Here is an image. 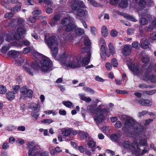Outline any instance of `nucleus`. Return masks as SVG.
<instances>
[{"label": "nucleus", "instance_id": "obj_37", "mask_svg": "<svg viewBox=\"0 0 156 156\" xmlns=\"http://www.w3.org/2000/svg\"><path fill=\"white\" fill-rule=\"evenodd\" d=\"M16 93L13 91H8L6 94L7 98H13L16 97Z\"/></svg>", "mask_w": 156, "mask_h": 156}, {"label": "nucleus", "instance_id": "obj_1", "mask_svg": "<svg viewBox=\"0 0 156 156\" xmlns=\"http://www.w3.org/2000/svg\"><path fill=\"white\" fill-rule=\"evenodd\" d=\"M81 58L80 57H76L64 52L60 55L58 61L63 67L77 68L81 67V63L79 62Z\"/></svg>", "mask_w": 156, "mask_h": 156}, {"label": "nucleus", "instance_id": "obj_21", "mask_svg": "<svg viewBox=\"0 0 156 156\" xmlns=\"http://www.w3.org/2000/svg\"><path fill=\"white\" fill-rule=\"evenodd\" d=\"M49 48L51 49L52 53V56L55 59H58H58L59 58H56V55L58 53V47L56 46L55 47H52V46Z\"/></svg>", "mask_w": 156, "mask_h": 156}, {"label": "nucleus", "instance_id": "obj_35", "mask_svg": "<svg viewBox=\"0 0 156 156\" xmlns=\"http://www.w3.org/2000/svg\"><path fill=\"white\" fill-rule=\"evenodd\" d=\"M135 1L141 7H144L146 5V2L144 0H135Z\"/></svg>", "mask_w": 156, "mask_h": 156}, {"label": "nucleus", "instance_id": "obj_40", "mask_svg": "<svg viewBox=\"0 0 156 156\" xmlns=\"http://www.w3.org/2000/svg\"><path fill=\"white\" fill-rule=\"evenodd\" d=\"M108 47L110 53L112 55L114 54L115 53V51L113 44L111 43H109Z\"/></svg>", "mask_w": 156, "mask_h": 156}, {"label": "nucleus", "instance_id": "obj_47", "mask_svg": "<svg viewBox=\"0 0 156 156\" xmlns=\"http://www.w3.org/2000/svg\"><path fill=\"white\" fill-rule=\"evenodd\" d=\"M14 13L12 11L10 12L5 13L4 15L5 18L7 19H10L13 16Z\"/></svg>", "mask_w": 156, "mask_h": 156}, {"label": "nucleus", "instance_id": "obj_46", "mask_svg": "<svg viewBox=\"0 0 156 156\" xmlns=\"http://www.w3.org/2000/svg\"><path fill=\"white\" fill-rule=\"evenodd\" d=\"M150 60V58L147 55H145L142 57V61L145 63H147L149 62Z\"/></svg>", "mask_w": 156, "mask_h": 156}, {"label": "nucleus", "instance_id": "obj_18", "mask_svg": "<svg viewBox=\"0 0 156 156\" xmlns=\"http://www.w3.org/2000/svg\"><path fill=\"white\" fill-rule=\"evenodd\" d=\"M135 142H136V141H134L132 143L129 141H125L122 143H119V145L122 147H123L125 148H129L131 146L133 148V144Z\"/></svg>", "mask_w": 156, "mask_h": 156}, {"label": "nucleus", "instance_id": "obj_64", "mask_svg": "<svg viewBox=\"0 0 156 156\" xmlns=\"http://www.w3.org/2000/svg\"><path fill=\"white\" fill-rule=\"evenodd\" d=\"M110 34L113 37H115L118 35V32L115 30H113L111 31Z\"/></svg>", "mask_w": 156, "mask_h": 156}, {"label": "nucleus", "instance_id": "obj_36", "mask_svg": "<svg viewBox=\"0 0 156 156\" xmlns=\"http://www.w3.org/2000/svg\"><path fill=\"white\" fill-rule=\"evenodd\" d=\"M2 5L7 9H10V6L8 2L5 1H2L1 2Z\"/></svg>", "mask_w": 156, "mask_h": 156}, {"label": "nucleus", "instance_id": "obj_50", "mask_svg": "<svg viewBox=\"0 0 156 156\" xmlns=\"http://www.w3.org/2000/svg\"><path fill=\"white\" fill-rule=\"evenodd\" d=\"M13 39L12 36L11 34L9 33L7 34L6 35V40L8 42H10Z\"/></svg>", "mask_w": 156, "mask_h": 156}, {"label": "nucleus", "instance_id": "obj_10", "mask_svg": "<svg viewBox=\"0 0 156 156\" xmlns=\"http://www.w3.org/2000/svg\"><path fill=\"white\" fill-rule=\"evenodd\" d=\"M129 69L133 72L134 74L141 76L143 73L142 70H140L138 67L134 64H130L129 65Z\"/></svg>", "mask_w": 156, "mask_h": 156}, {"label": "nucleus", "instance_id": "obj_23", "mask_svg": "<svg viewBox=\"0 0 156 156\" xmlns=\"http://www.w3.org/2000/svg\"><path fill=\"white\" fill-rule=\"evenodd\" d=\"M149 43L147 39L144 38L141 41V47L144 49H146L149 47Z\"/></svg>", "mask_w": 156, "mask_h": 156}, {"label": "nucleus", "instance_id": "obj_60", "mask_svg": "<svg viewBox=\"0 0 156 156\" xmlns=\"http://www.w3.org/2000/svg\"><path fill=\"white\" fill-rule=\"evenodd\" d=\"M53 122V121L51 119H44L41 121V122L44 123L49 124Z\"/></svg>", "mask_w": 156, "mask_h": 156}, {"label": "nucleus", "instance_id": "obj_8", "mask_svg": "<svg viewBox=\"0 0 156 156\" xmlns=\"http://www.w3.org/2000/svg\"><path fill=\"white\" fill-rule=\"evenodd\" d=\"M27 145L29 149V155H34L39 152V147L34 142H28Z\"/></svg>", "mask_w": 156, "mask_h": 156}, {"label": "nucleus", "instance_id": "obj_59", "mask_svg": "<svg viewBox=\"0 0 156 156\" xmlns=\"http://www.w3.org/2000/svg\"><path fill=\"white\" fill-rule=\"evenodd\" d=\"M125 17L128 20H131L132 21L135 22L136 21V19L132 16L128 14H126L125 16Z\"/></svg>", "mask_w": 156, "mask_h": 156}, {"label": "nucleus", "instance_id": "obj_19", "mask_svg": "<svg viewBox=\"0 0 156 156\" xmlns=\"http://www.w3.org/2000/svg\"><path fill=\"white\" fill-rule=\"evenodd\" d=\"M135 126L134 128L135 132L138 134H141L143 132L144 130L143 126L138 124L137 123Z\"/></svg>", "mask_w": 156, "mask_h": 156}, {"label": "nucleus", "instance_id": "obj_53", "mask_svg": "<svg viewBox=\"0 0 156 156\" xmlns=\"http://www.w3.org/2000/svg\"><path fill=\"white\" fill-rule=\"evenodd\" d=\"M151 82L153 83L156 82V76L152 75L149 76V80Z\"/></svg>", "mask_w": 156, "mask_h": 156}, {"label": "nucleus", "instance_id": "obj_39", "mask_svg": "<svg viewBox=\"0 0 156 156\" xmlns=\"http://www.w3.org/2000/svg\"><path fill=\"white\" fill-rule=\"evenodd\" d=\"M110 138L112 141L116 142L119 139V136L116 134H113L111 135Z\"/></svg>", "mask_w": 156, "mask_h": 156}, {"label": "nucleus", "instance_id": "obj_6", "mask_svg": "<svg viewBox=\"0 0 156 156\" xmlns=\"http://www.w3.org/2000/svg\"><path fill=\"white\" fill-rule=\"evenodd\" d=\"M133 146V149L132 151V154L135 156H143L144 154L148 151L147 148L144 147L141 153V149L139 147V145L137 142H134Z\"/></svg>", "mask_w": 156, "mask_h": 156}, {"label": "nucleus", "instance_id": "obj_16", "mask_svg": "<svg viewBox=\"0 0 156 156\" xmlns=\"http://www.w3.org/2000/svg\"><path fill=\"white\" fill-rule=\"evenodd\" d=\"M21 53L20 51L15 50H11L8 52L9 55L14 58H20L21 56Z\"/></svg>", "mask_w": 156, "mask_h": 156}, {"label": "nucleus", "instance_id": "obj_43", "mask_svg": "<svg viewBox=\"0 0 156 156\" xmlns=\"http://www.w3.org/2000/svg\"><path fill=\"white\" fill-rule=\"evenodd\" d=\"M83 90L89 93L90 94H93L94 93V90L90 88L87 87H84L83 88Z\"/></svg>", "mask_w": 156, "mask_h": 156}, {"label": "nucleus", "instance_id": "obj_30", "mask_svg": "<svg viewBox=\"0 0 156 156\" xmlns=\"http://www.w3.org/2000/svg\"><path fill=\"white\" fill-rule=\"evenodd\" d=\"M30 106V108L34 111H36L38 108H40V105L38 103L37 104L33 103L31 104Z\"/></svg>", "mask_w": 156, "mask_h": 156}, {"label": "nucleus", "instance_id": "obj_7", "mask_svg": "<svg viewBox=\"0 0 156 156\" xmlns=\"http://www.w3.org/2000/svg\"><path fill=\"white\" fill-rule=\"evenodd\" d=\"M82 52L86 56L84 57L83 58L82 61L81 62L80 59L82 58L83 56H79L80 57H81V58L79 60V62H80L81 63V66H84V65H87L89 63L91 55V53L89 48L87 49L86 48H84L83 49Z\"/></svg>", "mask_w": 156, "mask_h": 156}, {"label": "nucleus", "instance_id": "obj_34", "mask_svg": "<svg viewBox=\"0 0 156 156\" xmlns=\"http://www.w3.org/2000/svg\"><path fill=\"white\" fill-rule=\"evenodd\" d=\"M17 32L19 33L21 35L26 34V30L24 28L19 27L16 30Z\"/></svg>", "mask_w": 156, "mask_h": 156}, {"label": "nucleus", "instance_id": "obj_15", "mask_svg": "<svg viewBox=\"0 0 156 156\" xmlns=\"http://www.w3.org/2000/svg\"><path fill=\"white\" fill-rule=\"evenodd\" d=\"M74 23V19L70 17L64 18L62 21V24L66 27Z\"/></svg>", "mask_w": 156, "mask_h": 156}, {"label": "nucleus", "instance_id": "obj_44", "mask_svg": "<svg viewBox=\"0 0 156 156\" xmlns=\"http://www.w3.org/2000/svg\"><path fill=\"white\" fill-rule=\"evenodd\" d=\"M95 142L94 140H89L87 143L88 147L91 148L94 147L95 145Z\"/></svg>", "mask_w": 156, "mask_h": 156}, {"label": "nucleus", "instance_id": "obj_62", "mask_svg": "<svg viewBox=\"0 0 156 156\" xmlns=\"http://www.w3.org/2000/svg\"><path fill=\"white\" fill-rule=\"evenodd\" d=\"M89 2L92 5L95 7H97L98 5V4L94 0H88Z\"/></svg>", "mask_w": 156, "mask_h": 156}, {"label": "nucleus", "instance_id": "obj_5", "mask_svg": "<svg viewBox=\"0 0 156 156\" xmlns=\"http://www.w3.org/2000/svg\"><path fill=\"white\" fill-rule=\"evenodd\" d=\"M41 69L44 72L50 71L52 69V62L47 57L41 60Z\"/></svg>", "mask_w": 156, "mask_h": 156}, {"label": "nucleus", "instance_id": "obj_20", "mask_svg": "<svg viewBox=\"0 0 156 156\" xmlns=\"http://www.w3.org/2000/svg\"><path fill=\"white\" fill-rule=\"evenodd\" d=\"M131 46L129 45H126L124 47L122 52L123 54L126 55H128L131 52Z\"/></svg>", "mask_w": 156, "mask_h": 156}, {"label": "nucleus", "instance_id": "obj_12", "mask_svg": "<svg viewBox=\"0 0 156 156\" xmlns=\"http://www.w3.org/2000/svg\"><path fill=\"white\" fill-rule=\"evenodd\" d=\"M20 92L22 95H25L27 94L28 98H31L32 97L33 91L31 90H28L27 86H24L22 87L20 89Z\"/></svg>", "mask_w": 156, "mask_h": 156}, {"label": "nucleus", "instance_id": "obj_4", "mask_svg": "<svg viewBox=\"0 0 156 156\" xmlns=\"http://www.w3.org/2000/svg\"><path fill=\"white\" fill-rule=\"evenodd\" d=\"M137 124V122L132 117L127 118L124 123V127L122 130L125 132H128L129 130L132 129Z\"/></svg>", "mask_w": 156, "mask_h": 156}, {"label": "nucleus", "instance_id": "obj_22", "mask_svg": "<svg viewBox=\"0 0 156 156\" xmlns=\"http://www.w3.org/2000/svg\"><path fill=\"white\" fill-rule=\"evenodd\" d=\"M57 33L60 35H62L63 36H66V30H64V27L62 26L58 27Z\"/></svg>", "mask_w": 156, "mask_h": 156}, {"label": "nucleus", "instance_id": "obj_29", "mask_svg": "<svg viewBox=\"0 0 156 156\" xmlns=\"http://www.w3.org/2000/svg\"><path fill=\"white\" fill-rule=\"evenodd\" d=\"M71 132V129L69 128H67L64 129L62 132V134L63 136H68L70 134Z\"/></svg>", "mask_w": 156, "mask_h": 156}, {"label": "nucleus", "instance_id": "obj_13", "mask_svg": "<svg viewBox=\"0 0 156 156\" xmlns=\"http://www.w3.org/2000/svg\"><path fill=\"white\" fill-rule=\"evenodd\" d=\"M153 68L152 66H149L148 67V69L146 71L145 73L143 76V80L145 81H147L149 80V73L151 72ZM155 71L156 72V65L153 67Z\"/></svg>", "mask_w": 156, "mask_h": 156}, {"label": "nucleus", "instance_id": "obj_45", "mask_svg": "<svg viewBox=\"0 0 156 156\" xmlns=\"http://www.w3.org/2000/svg\"><path fill=\"white\" fill-rule=\"evenodd\" d=\"M7 91V89L5 86L0 85V94H3Z\"/></svg>", "mask_w": 156, "mask_h": 156}, {"label": "nucleus", "instance_id": "obj_25", "mask_svg": "<svg viewBox=\"0 0 156 156\" xmlns=\"http://www.w3.org/2000/svg\"><path fill=\"white\" fill-rule=\"evenodd\" d=\"M75 30L76 34L78 36H81L84 33L83 29L80 27L76 28Z\"/></svg>", "mask_w": 156, "mask_h": 156}, {"label": "nucleus", "instance_id": "obj_17", "mask_svg": "<svg viewBox=\"0 0 156 156\" xmlns=\"http://www.w3.org/2000/svg\"><path fill=\"white\" fill-rule=\"evenodd\" d=\"M77 16L83 17L86 16L88 15V12L86 10H84L81 8L78 10L75 13Z\"/></svg>", "mask_w": 156, "mask_h": 156}, {"label": "nucleus", "instance_id": "obj_52", "mask_svg": "<svg viewBox=\"0 0 156 156\" xmlns=\"http://www.w3.org/2000/svg\"><path fill=\"white\" fill-rule=\"evenodd\" d=\"M37 16H30L29 18V21L31 23H34L36 22V20L37 19Z\"/></svg>", "mask_w": 156, "mask_h": 156}, {"label": "nucleus", "instance_id": "obj_24", "mask_svg": "<svg viewBox=\"0 0 156 156\" xmlns=\"http://www.w3.org/2000/svg\"><path fill=\"white\" fill-rule=\"evenodd\" d=\"M76 27L77 26L75 25V23H74L66 26V30L67 32H70Z\"/></svg>", "mask_w": 156, "mask_h": 156}, {"label": "nucleus", "instance_id": "obj_2", "mask_svg": "<svg viewBox=\"0 0 156 156\" xmlns=\"http://www.w3.org/2000/svg\"><path fill=\"white\" fill-rule=\"evenodd\" d=\"M18 59H16L14 61V63L17 66H20L22 63L26 62L25 65L23 66L24 70L28 73L31 76L33 75V72L35 69L38 70L40 68L36 62H32L30 64L27 62V60L24 58L21 57L18 58Z\"/></svg>", "mask_w": 156, "mask_h": 156}, {"label": "nucleus", "instance_id": "obj_61", "mask_svg": "<svg viewBox=\"0 0 156 156\" xmlns=\"http://www.w3.org/2000/svg\"><path fill=\"white\" fill-rule=\"evenodd\" d=\"M115 92L119 94H127L128 92L126 90H116Z\"/></svg>", "mask_w": 156, "mask_h": 156}, {"label": "nucleus", "instance_id": "obj_57", "mask_svg": "<svg viewBox=\"0 0 156 156\" xmlns=\"http://www.w3.org/2000/svg\"><path fill=\"white\" fill-rule=\"evenodd\" d=\"M111 63L113 66L115 67H117L118 65L117 60L115 58H113L112 59Z\"/></svg>", "mask_w": 156, "mask_h": 156}, {"label": "nucleus", "instance_id": "obj_14", "mask_svg": "<svg viewBox=\"0 0 156 156\" xmlns=\"http://www.w3.org/2000/svg\"><path fill=\"white\" fill-rule=\"evenodd\" d=\"M30 42L26 39L23 40L22 42L19 41H16L13 42H11V44L12 45L20 47L23 44L25 46H28L30 45Z\"/></svg>", "mask_w": 156, "mask_h": 156}, {"label": "nucleus", "instance_id": "obj_38", "mask_svg": "<svg viewBox=\"0 0 156 156\" xmlns=\"http://www.w3.org/2000/svg\"><path fill=\"white\" fill-rule=\"evenodd\" d=\"M10 47L9 45H4L2 48L1 52L4 54H6L7 51L9 49Z\"/></svg>", "mask_w": 156, "mask_h": 156}, {"label": "nucleus", "instance_id": "obj_63", "mask_svg": "<svg viewBox=\"0 0 156 156\" xmlns=\"http://www.w3.org/2000/svg\"><path fill=\"white\" fill-rule=\"evenodd\" d=\"M90 30L92 35L94 36H95L97 32V30L96 28L94 27H91L90 28Z\"/></svg>", "mask_w": 156, "mask_h": 156}, {"label": "nucleus", "instance_id": "obj_32", "mask_svg": "<svg viewBox=\"0 0 156 156\" xmlns=\"http://www.w3.org/2000/svg\"><path fill=\"white\" fill-rule=\"evenodd\" d=\"M139 143L140 145L143 146H146L147 144V140L145 139H142L140 140Z\"/></svg>", "mask_w": 156, "mask_h": 156}, {"label": "nucleus", "instance_id": "obj_51", "mask_svg": "<svg viewBox=\"0 0 156 156\" xmlns=\"http://www.w3.org/2000/svg\"><path fill=\"white\" fill-rule=\"evenodd\" d=\"M16 129V127L14 126L11 125L6 126L5 129L9 131H12Z\"/></svg>", "mask_w": 156, "mask_h": 156}, {"label": "nucleus", "instance_id": "obj_31", "mask_svg": "<svg viewBox=\"0 0 156 156\" xmlns=\"http://www.w3.org/2000/svg\"><path fill=\"white\" fill-rule=\"evenodd\" d=\"M21 5L20 4L18 5L11 9V11L14 14L19 11L21 8Z\"/></svg>", "mask_w": 156, "mask_h": 156}, {"label": "nucleus", "instance_id": "obj_58", "mask_svg": "<svg viewBox=\"0 0 156 156\" xmlns=\"http://www.w3.org/2000/svg\"><path fill=\"white\" fill-rule=\"evenodd\" d=\"M148 112L147 110H143L141 112H139L138 113V115L139 117H141L144 115L148 113Z\"/></svg>", "mask_w": 156, "mask_h": 156}, {"label": "nucleus", "instance_id": "obj_42", "mask_svg": "<svg viewBox=\"0 0 156 156\" xmlns=\"http://www.w3.org/2000/svg\"><path fill=\"white\" fill-rule=\"evenodd\" d=\"M84 40V44L86 46H89L90 44V42L88 38L87 37H82L81 40Z\"/></svg>", "mask_w": 156, "mask_h": 156}, {"label": "nucleus", "instance_id": "obj_11", "mask_svg": "<svg viewBox=\"0 0 156 156\" xmlns=\"http://www.w3.org/2000/svg\"><path fill=\"white\" fill-rule=\"evenodd\" d=\"M136 101L141 105L149 106L152 105L151 101L148 99H144L143 98H137Z\"/></svg>", "mask_w": 156, "mask_h": 156}, {"label": "nucleus", "instance_id": "obj_55", "mask_svg": "<svg viewBox=\"0 0 156 156\" xmlns=\"http://www.w3.org/2000/svg\"><path fill=\"white\" fill-rule=\"evenodd\" d=\"M140 22L141 25H144L147 23V20L144 17H142L140 21Z\"/></svg>", "mask_w": 156, "mask_h": 156}, {"label": "nucleus", "instance_id": "obj_27", "mask_svg": "<svg viewBox=\"0 0 156 156\" xmlns=\"http://www.w3.org/2000/svg\"><path fill=\"white\" fill-rule=\"evenodd\" d=\"M101 33L102 36L104 37H106L108 35V29L106 26H103L101 28Z\"/></svg>", "mask_w": 156, "mask_h": 156}, {"label": "nucleus", "instance_id": "obj_33", "mask_svg": "<svg viewBox=\"0 0 156 156\" xmlns=\"http://www.w3.org/2000/svg\"><path fill=\"white\" fill-rule=\"evenodd\" d=\"M139 88L142 89L149 88H152V86L151 85H148L144 83H140L138 85Z\"/></svg>", "mask_w": 156, "mask_h": 156}, {"label": "nucleus", "instance_id": "obj_56", "mask_svg": "<svg viewBox=\"0 0 156 156\" xmlns=\"http://www.w3.org/2000/svg\"><path fill=\"white\" fill-rule=\"evenodd\" d=\"M63 104L66 107L70 108L72 106V103L69 101H66L63 102Z\"/></svg>", "mask_w": 156, "mask_h": 156}, {"label": "nucleus", "instance_id": "obj_28", "mask_svg": "<svg viewBox=\"0 0 156 156\" xmlns=\"http://www.w3.org/2000/svg\"><path fill=\"white\" fill-rule=\"evenodd\" d=\"M128 0H122L119 4V5L122 8H126L128 5Z\"/></svg>", "mask_w": 156, "mask_h": 156}, {"label": "nucleus", "instance_id": "obj_3", "mask_svg": "<svg viewBox=\"0 0 156 156\" xmlns=\"http://www.w3.org/2000/svg\"><path fill=\"white\" fill-rule=\"evenodd\" d=\"M106 105L102 104L95 110V113L96 116L95 117L94 119L97 123H100L104 120L105 117L104 115L108 112L109 109L105 108Z\"/></svg>", "mask_w": 156, "mask_h": 156}, {"label": "nucleus", "instance_id": "obj_26", "mask_svg": "<svg viewBox=\"0 0 156 156\" xmlns=\"http://www.w3.org/2000/svg\"><path fill=\"white\" fill-rule=\"evenodd\" d=\"M78 134L81 139L86 138L88 136V134L84 131H78Z\"/></svg>", "mask_w": 156, "mask_h": 156}, {"label": "nucleus", "instance_id": "obj_9", "mask_svg": "<svg viewBox=\"0 0 156 156\" xmlns=\"http://www.w3.org/2000/svg\"><path fill=\"white\" fill-rule=\"evenodd\" d=\"M45 42L49 48L52 47L55 45L57 46L58 44V42L56 41V38L54 36H52L49 37L47 39L46 36H45Z\"/></svg>", "mask_w": 156, "mask_h": 156}, {"label": "nucleus", "instance_id": "obj_49", "mask_svg": "<svg viewBox=\"0 0 156 156\" xmlns=\"http://www.w3.org/2000/svg\"><path fill=\"white\" fill-rule=\"evenodd\" d=\"M132 46L133 47L137 49H139L140 48V45L138 42L137 41H135L133 42L132 44Z\"/></svg>", "mask_w": 156, "mask_h": 156}, {"label": "nucleus", "instance_id": "obj_41", "mask_svg": "<svg viewBox=\"0 0 156 156\" xmlns=\"http://www.w3.org/2000/svg\"><path fill=\"white\" fill-rule=\"evenodd\" d=\"M17 23L20 26H24L25 24V20L22 18L17 19Z\"/></svg>", "mask_w": 156, "mask_h": 156}, {"label": "nucleus", "instance_id": "obj_48", "mask_svg": "<svg viewBox=\"0 0 156 156\" xmlns=\"http://www.w3.org/2000/svg\"><path fill=\"white\" fill-rule=\"evenodd\" d=\"M21 35L16 32L13 35L14 39L15 40H19L21 37Z\"/></svg>", "mask_w": 156, "mask_h": 156}, {"label": "nucleus", "instance_id": "obj_54", "mask_svg": "<svg viewBox=\"0 0 156 156\" xmlns=\"http://www.w3.org/2000/svg\"><path fill=\"white\" fill-rule=\"evenodd\" d=\"M150 38L151 41L156 40V32H154L150 35Z\"/></svg>", "mask_w": 156, "mask_h": 156}]
</instances>
